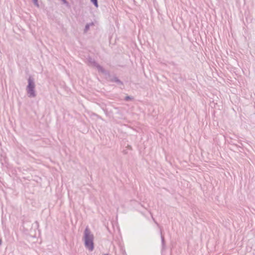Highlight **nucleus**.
<instances>
[{"label": "nucleus", "instance_id": "obj_1", "mask_svg": "<svg viewBox=\"0 0 255 255\" xmlns=\"http://www.w3.org/2000/svg\"><path fill=\"white\" fill-rule=\"evenodd\" d=\"M83 241L85 248L92 252L94 249V235L87 227L84 232Z\"/></svg>", "mask_w": 255, "mask_h": 255}, {"label": "nucleus", "instance_id": "obj_2", "mask_svg": "<svg viewBox=\"0 0 255 255\" xmlns=\"http://www.w3.org/2000/svg\"><path fill=\"white\" fill-rule=\"evenodd\" d=\"M35 87L34 79L31 76H29L28 79V85L26 87V92L29 97L34 98L36 97Z\"/></svg>", "mask_w": 255, "mask_h": 255}, {"label": "nucleus", "instance_id": "obj_3", "mask_svg": "<svg viewBox=\"0 0 255 255\" xmlns=\"http://www.w3.org/2000/svg\"><path fill=\"white\" fill-rule=\"evenodd\" d=\"M89 63H91L92 65L96 67L98 71L105 75L110 76V72L106 70L102 66L100 65L95 60L91 57L88 58Z\"/></svg>", "mask_w": 255, "mask_h": 255}, {"label": "nucleus", "instance_id": "obj_4", "mask_svg": "<svg viewBox=\"0 0 255 255\" xmlns=\"http://www.w3.org/2000/svg\"><path fill=\"white\" fill-rule=\"evenodd\" d=\"M110 81L112 82H115L118 85H123L124 83L123 82L121 81L117 76H114L113 77L111 78L110 79Z\"/></svg>", "mask_w": 255, "mask_h": 255}, {"label": "nucleus", "instance_id": "obj_5", "mask_svg": "<svg viewBox=\"0 0 255 255\" xmlns=\"http://www.w3.org/2000/svg\"><path fill=\"white\" fill-rule=\"evenodd\" d=\"M93 24H94L93 22H91V23H87L85 25V28H84V32H87L89 30L90 26L91 25H93Z\"/></svg>", "mask_w": 255, "mask_h": 255}, {"label": "nucleus", "instance_id": "obj_6", "mask_svg": "<svg viewBox=\"0 0 255 255\" xmlns=\"http://www.w3.org/2000/svg\"><path fill=\"white\" fill-rule=\"evenodd\" d=\"M161 244L162 249H164L165 247V243L164 237L162 235V233H161Z\"/></svg>", "mask_w": 255, "mask_h": 255}, {"label": "nucleus", "instance_id": "obj_7", "mask_svg": "<svg viewBox=\"0 0 255 255\" xmlns=\"http://www.w3.org/2000/svg\"><path fill=\"white\" fill-rule=\"evenodd\" d=\"M91 2L95 5V7H98V0H90Z\"/></svg>", "mask_w": 255, "mask_h": 255}, {"label": "nucleus", "instance_id": "obj_8", "mask_svg": "<svg viewBox=\"0 0 255 255\" xmlns=\"http://www.w3.org/2000/svg\"><path fill=\"white\" fill-rule=\"evenodd\" d=\"M124 100L126 101H130V100H133V97H132L131 96H126Z\"/></svg>", "mask_w": 255, "mask_h": 255}, {"label": "nucleus", "instance_id": "obj_9", "mask_svg": "<svg viewBox=\"0 0 255 255\" xmlns=\"http://www.w3.org/2000/svg\"><path fill=\"white\" fill-rule=\"evenodd\" d=\"M34 5L37 6V7H39V3H38V0H32Z\"/></svg>", "mask_w": 255, "mask_h": 255}, {"label": "nucleus", "instance_id": "obj_10", "mask_svg": "<svg viewBox=\"0 0 255 255\" xmlns=\"http://www.w3.org/2000/svg\"><path fill=\"white\" fill-rule=\"evenodd\" d=\"M63 1V2L64 3H66L67 4H68V2H67V1L66 0H62Z\"/></svg>", "mask_w": 255, "mask_h": 255}, {"label": "nucleus", "instance_id": "obj_11", "mask_svg": "<svg viewBox=\"0 0 255 255\" xmlns=\"http://www.w3.org/2000/svg\"><path fill=\"white\" fill-rule=\"evenodd\" d=\"M2 239L1 238H0V246L2 245Z\"/></svg>", "mask_w": 255, "mask_h": 255}, {"label": "nucleus", "instance_id": "obj_12", "mask_svg": "<svg viewBox=\"0 0 255 255\" xmlns=\"http://www.w3.org/2000/svg\"><path fill=\"white\" fill-rule=\"evenodd\" d=\"M104 255H109V254H104Z\"/></svg>", "mask_w": 255, "mask_h": 255}]
</instances>
